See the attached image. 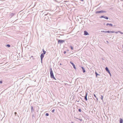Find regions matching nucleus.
Returning a JSON list of instances; mask_svg holds the SVG:
<instances>
[{"instance_id":"13","label":"nucleus","mask_w":123,"mask_h":123,"mask_svg":"<svg viewBox=\"0 0 123 123\" xmlns=\"http://www.w3.org/2000/svg\"><path fill=\"white\" fill-rule=\"evenodd\" d=\"M107 31H102L101 32L107 33Z\"/></svg>"},{"instance_id":"38","label":"nucleus","mask_w":123,"mask_h":123,"mask_svg":"<svg viewBox=\"0 0 123 123\" xmlns=\"http://www.w3.org/2000/svg\"><path fill=\"white\" fill-rule=\"evenodd\" d=\"M54 80H56V79H55V77H54Z\"/></svg>"},{"instance_id":"17","label":"nucleus","mask_w":123,"mask_h":123,"mask_svg":"<svg viewBox=\"0 0 123 123\" xmlns=\"http://www.w3.org/2000/svg\"><path fill=\"white\" fill-rule=\"evenodd\" d=\"M43 53H42L43 54H45V53H46V52L44 50V49H43Z\"/></svg>"},{"instance_id":"29","label":"nucleus","mask_w":123,"mask_h":123,"mask_svg":"<svg viewBox=\"0 0 123 123\" xmlns=\"http://www.w3.org/2000/svg\"><path fill=\"white\" fill-rule=\"evenodd\" d=\"M2 83V81L0 80V84H1Z\"/></svg>"},{"instance_id":"39","label":"nucleus","mask_w":123,"mask_h":123,"mask_svg":"<svg viewBox=\"0 0 123 123\" xmlns=\"http://www.w3.org/2000/svg\"><path fill=\"white\" fill-rule=\"evenodd\" d=\"M72 123H74L73 122H72Z\"/></svg>"},{"instance_id":"21","label":"nucleus","mask_w":123,"mask_h":123,"mask_svg":"<svg viewBox=\"0 0 123 123\" xmlns=\"http://www.w3.org/2000/svg\"><path fill=\"white\" fill-rule=\"evenodd\" d=\"M70 48H71V49L72 50H73V47H72V46H70Z\"/></svg>"},{"instance_id":"7","label":"nucleus","mask_w":123,"mask_h":123,"mask_svg":"<svg viewBox=\"0 0 123 123\" xmlns=\"http://www.w3.org/2000/svg\"><path fill=\"white\" fill-rule=\"evenodd\" d=\"M44 56V54H42L41 55V62H42V59Z\"/></svg>"},{"instance_id":"2","label":"nucleus","mask_w":123,"mask_h":123,"mask_svg":"<svg viewBox=\"0 0 123 123\" xmlns=\"http://www.w3.org/2000/svg\"><path fill=\"white\" fill-rule=\"evenodd\" d=\"M50 74L51 77L53 78H54V76L53 75V72L52 71V70L51 68L50 69Z\"/></svg>"},{"instance_id":"20","label":"nucleus","mask_w":123,"mask_h":123,"mask_svg":"<svg viewBox=\"0 0 123 123\" xmlns=\"http://www.w3.org/2000/svg\"><path fill=\"white\" fill-rule=\"evenodd\" d=\"M101 99L103 100V96L101 95Z\"/></svg>"},{"instance_id":"26","label":"nucleus","mask_w":123,"mask_h":123,"mask_svg":"<svg viewBox=\"0 0 123 123\" xmlns=\"http://www.w3.org/2000/svg\"><path fill=\"white\" fill-rule=\"evenodd\" d=\"M49 114H48V113H46V116H49Z\"/></svg>"},{"instance_id":"18","label":"nucleus","mask_w":123,"mask_h":123,"mask_svg":"<svg viewBox=\"0 0 123 123\" xmlns=\"http://www.w3.org/2000/svg\"><path fill=\"white\" fill-rule=\"evenodd\" d=\"M107 33H111V31H107Z\"/></svg>"},{"instance_id":"37","label":"nucleus","mask_w":123,"mask_h":123,"mask_svg":"<svg viewBox=\"0 0 123 123\" xmlns=\"http://www.w3.org/2000/svg\"><path fill=\"white\" fill-rule=\"evenodd\" d=\"M31 57H33V56H31Z\"/></svg>"},{"instance_id":"15","label":"nucleus","mask_w":123,"mask_h":123,"mask_svg":"<svg viewBox=\"0 0 123 123\" xmlns=\"http://www.w3.org/2000/svg\"><path fill=\"white\" fill-rule=\"evenodd\" d=\"M93 96H94L96 98V100L97 101L98 100V98L95 95V94H93Z\"/></svg>"},{"instance_id":"3","label":"nucleus","mask_w":123,"mask_h":123,"mask_svg":"<svg viewBox=\"0 0 123 123\" xmlns=\"http://www.w3.org/2000/svg\"><path fill=\"white\" fill-rule=\"evenodd\" d=\"M65 42V41L59 39L58 41V43L62 44Z\"/></svg>"},{"instance_id":"11","label":"nucleus","mask_w":123,"mask_h":123,"mask_svg":"<svg viewBox=\"0 0 123 123\" xmlns=\"http://www.w3.org/2000/svg\"><path fill=\"white\" fill-rule=\"evenodd\" d=\"M123 119L121 118H120V123H123Z\"/></svg>"},{"instance_id":"36","label":"nucleus","mask_w":123,"mask_h":123,"mask_svg":"<svg viewBox=\"0 0 123 123\" xmlns=\"http://www.w3.org/2000/svg\"><path fill=\"white\" fill-rule=\"evenodd\" d=\"M122 47L123 49V45L122 46Z\"/></svg>"},{"instance_id":"5","label":"nucleus","mask_w":123,"mask_h":123,"mask_svg":"<svg viewBox=\"0 0 123 123\" xmlns=\"http://www.w3.org/2000/svg\"><path fill=\"white\" fill-rule=\"evenodd\" d=\"M70 63L72 65V66H73V67L75 69H76V68L75 66L74 65V64L72 62H70Z\"/></svg>"},{"instance_id":"24","label":"nucleus","mask_w":123,"mask_h":123,"mask_svg":"<svg viewBox=\"0 0 123 123\" xmlns=\"http://www.w3.org/2000/svg\"><path fill=\"white\" fill-rule=\"evenodd\" d=\"M87 92H86L85 93V96H86L87 97Z\"/></svg>"},{"instance_id":"19","label":"nucleus","mask_w":123,"mask_h":123,"mask_svg":"<svg viewBox=\"0 0 123 123\" xmlns=\"http://www.w3.org/2000/svg\"><path fill=\"white\" fill-rule=\"evenodd\" d=\"M118 32L120 33L121 34H123V32H122L120 31H119Z\"/></svg>"},{"instance_id":"35","label":"nucleus","mask_w":123,"mask_h":123,"mask_svg":"<svg viewBox=\"0 0 123 123\" xmlns=\"http://www.w3.org/2000/svg\"><path fill=\"white\" fill-rule=\"evenodd\" d=\"M80 0L81 1H84L83 0Z\"/></svg>"},{"instance_id":"8","label":"nucleus","mask_w":123,"mask_h":123,"mask_svg":"<svg viewBox=\"0 0 123 123\" xmlns=\"http://www.w3.org/2000/svg\"><path fill=\"white\" fill-rule=\"evenodd\" d=\"M81 68H82V71H83V73H84L85 72H86V71L84 68L82 67V66H81Z\"/></svg>"},{"instance_id":"9","label":"nucleus","mask_w":123,"mask_h":123,"mask_svg":"<svg viewBox=\"0 0 123 123\" xmlns=\"http://www.w3.org/2000/svg\"><path fill=\"white\" fill-rule=\"evenodd\" d=\"M106 25L107 26H108V25H109L110 26H112L113 25L112 24H109L108 23H107L106 24Z\"/></svg>"},{"instance_id":"32","label":"nucleus","mask_w":123,"mask_h":123,"mask_svg":"<svg viewBox=\"0 0 123 123\" xmlns=\"http://www.w3.org/2000/svg\"><path fill=\"white\" fill-rule=\"evenodd\" d=\"M77 119H78L79 120H80V121H81L82 120V119H79L78 118H77Z\"/></svg>"},{"instance_id":"1","label":"nucleus","mask_w":123,"mask_h":123,"mask_svg":"<svg viewBox=\"0 0 123 123\" xmlns=\"http://www.w3.org/2000/svg\"><path fill=\"white\" fill-rule=\"evenodd\" d=\"M106 11L101 10L98 11H96L95 12L96 13H106Z\"/></svg>"},{"instance_id":"33","label":"nucleus","mask_w":123,"mask_h":123,"mask_svg":"<svg viewBox=\"0 0 123 123\" xmlns=\"http://www.w3.org/2000/svg\"><path fill=\"white\" fill-rule=\"evenodd\" d=\"M52 112H54V110H52Z\"/></svg>"},{"instance_id":"25","label":"nucleus","mask_w":123,"mask_h":123,"mask_svg":"<svg viewBox=\"0 0 123 123\" xmlns=\"http://www.w3.org/2000/svg\"><path fill=\"white\" fill-rule=\"evenodd\" d=\"M6 46L8 47H10V45L9 44H7L6 45Z\"/></svg>"},{"instance_id":"28","label":"nucleus","mask_w":123,"mask_h":123,"mask_svg":"<svg viewBox=\"0 0 123 123\" xmlns=\"http://www.w3.org/2000/svg\"><path fill=\"white\" fill-rule=\"evenodd\" d=\"M118 32V31H117L115 32V33H117H117Z\"/></svg>"},{"instance_id":"22","label":"nucleus","mask_w":123,"mask_h":123,"mask_svg":"<svg viewBox=\"0 0 123 123\" xmlns=\"http://www.w3.org/2000/svg\"><path fill=\"white\" fill-rule=\"evenodd\" d=\"M78 111L80 112H81V109H78Z\"/></svg>"},{"instance_id":"12","label":"nucleus","mask_w":123,"mask_h":123,"mask_svg":"<svg viewBox=\"0 0 123 123\" xmlns=\"http://www.w3.org/2000/svg\"><path fill=\"white\" fill-rule=\"evenodd\" d=\"M105 69L107 71V72L108 71H109V70L108 68L107 67H106L105 68Z\"/></svg>"},{"instance_id":"14","label":"nucleus","mask_w":123,"mask_h":123,"mask_svg":"<svg viewBox=\"0 0 123 123\" xmlns=\"http://www.w3.org/2000/svg\"><path fill=\"white\" fill-rule=\"evenodd\" d=\"M31 112H32L33 111H34V109L33 108V107L32 106L31 107Z\"/></svg>"},{"instance_id":"23","label":"nucleus","mask_w":123,"mask_h":123,"mask_svg":"<svg viewBox=\"0 0 123 123\" xmlns=\"http://www.w3.org/2000/svg\"><path fill=\"white\" fill-rule=\"evenodd\" d=\"M108 73L110 74V76H111V74L110 71L108 72Z\"/></svg>"},{"instance_id":"31","label":"nucleus","mask_w":123,"mask_h":123,"mask_svg":"<svg viewBox=\"0 0 123 123\" xmlns=\"http://www.w3.org/2000/svg\"><path fill=\"white\" fill-rule=\"evenodd\" d=\"M15 115V116H16V114H17V112H15L14 113Z\"/></svg>"},{"instance_id":"27","label":"nucleus","mask_w":123,"mask_h":123,"mask_svg":"<svg viewBox=\"0 0 123 123\" xmlns=\"http://www.w3.org/2000/svg\"><path fill=\"white\" fill-rule=\"evenodd\" d=\"M115 33V32L114 31H111V33Z\"/></svg>"},{"instance_id":"34","label":"nucleus","mask_w":123,"mask_h":123,"mask_svg":"<svg viewBox=\"0 0 123 123\" xmlns=\"http://www.w3.org/2000/svg\"><path fill=\"white\" fill-rule=\"evenodd\" d=\"M106 42H107V43H109V42H108V41H106Z\"/></svg>"},{"instance_id":"16","label":"nucleus","mask_w":123,"mask_h":123,"mask_svg":"<svg viewBox=\"0 0 123 123\" xmlns=\"http://www.w3.org/2000/svg\"><path fill=\"white\" fill-rule=\"evenodd\" d=\"M85 99L86 101H87V97L86 96H85Z\"/></svg>"},{"instance_id":"4","label":"nucleus","mask_w":123,"mask_h":123,"mask_svg":"<svg viewBox=\"0 0 123 123\" xmlns=\"http://www.w3.org/2000/svg\"><path fill=\"white\" fill-rule=\"evenodd\" d=\"M104 18L105 19H108V18L107 17L105 16L104 15H102L100 17V18Z\"/></svg>"},{"instance_id":"6","label":"nucleus","mask_w":123,"mask_h":123,"mask_svg":"<svg viewBox=\"0 0 123 123\" xmlns=\"http://www.w3.org/2000/svg\"><path fill=\"white\" fill-rule=\"evenodd\" d=\"M84 34L85 35H89L88 33L86 31H84Z\"/></svg>"},{"instance_id":"10","label":"nucleus","mask_w":123,"mask_h":123,"mask_svg":"<svg viewBox=\"0 0 123 123\" xmlns=\"http://www.w3.org/2000/svg\"><path fill=\"white\" fill-rule=\"evenodd\" d=\"M95 74L96 75V77H97L98 75V76L100 75V74H98L96 71L95 72Z\"/></svg>"},{"instance_id":"30","label":"nucleus","mask_w":123,"mask_h":123,"mask_svg":"<svg viewBox=\"0 0 123 123\" xmlns=\"http://www.w3.org/2000/svg\"><path fill=\"white\" fill-rule=\"evenodd\" d=\"M66 51H64L63 53L64 54H66Z\"/></svg>"}]
</instances>
